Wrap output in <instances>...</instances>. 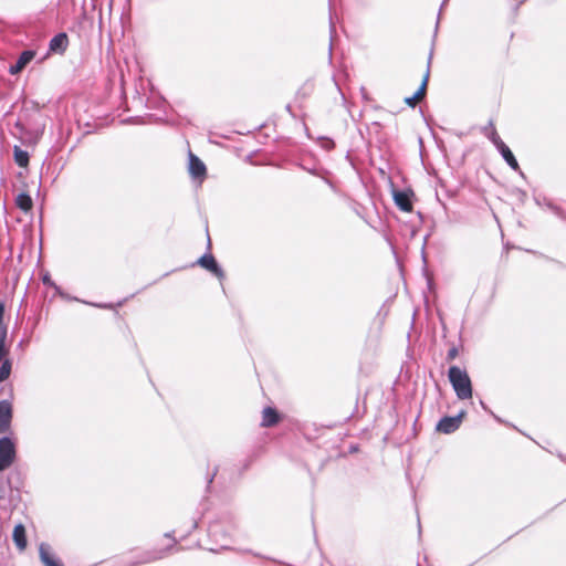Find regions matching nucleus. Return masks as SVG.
<instances>
[{"label":"nucleus","instance_id":"obj_15","mask_svg":"<svg viewBox=\"0 0 566 566\" xmlns=\"http://www.w3.org/2000/svg\"><path fill=\"white\" fill-rule=\"evenodd\" d=\"M14 160L18 166L27 167L29 164V154L19 147L14 148Z\"/></svg>","mask_w":566,"mask_h":566},{"label":"nucleus","instance_id":"obj_17","mask_svg":"<svg viewBox=\"0 0 566 566\" xmlns=\"http://www.w3.org/2000/svg\"><path fill=\"white\" fill-rule=\"evenodd\" d=\"M0 364V382H2L10 377L12 364L10 359H4Z\"/></svg>","mask_w":566,"mask_h":566},{"label":"nucleus","instance_id":"obj_16","mask_svg":"<svg viewBox=\"0 0 566 566\" xmlns=\"http://www.w3.org/2000/svg\"><path fill=\"white\" fill-rule=\"evenodd\" d=\"M7 340V328L0 329V363L8 358L9 349L6 346Z\"/></svg>","mask_w":566,"mask_h":566},{"label":"nucleus","instance_id":"obj_23","mask_svg":"<svg viewBox=\"0 0 566 566\" xmlns=\"http://www.w3.org/2000/svg\"><path fill=\"white\" fill-rule=\"evenodd\" d=\"M22 70H23V66H21L18 62H15V64H13L9 67V72L12 75L20 73Z\"/></svg>","mask_w":566,"mask_h":566},{"label":"nucleus","instance_id":"obj_3","mask_svg":"<svg viewBox=\"0 0 566 566\" xmlns=\"http://www.w3.org/2000/svg\"><path fill=\"white\" fill-rule=\"evenodd\" d=\"M168 551L169 548L143 552L135 559L127 562L126 566H139L159 560L167 555Z\"/></svg>","mask_w":566,"mask_h":566},{"label":"nucleus","instance_id":"obj_6","mask_svg":"<svg viewBox=\"0 0 566 566\" xmlns=\"http://www.w3.org/2000/svg\"><path fill=\"white\" fill-rule=\"evenodd\" d=\"M12 419V407L8 400L0 401V433H6L10 429Z\"/></svg>","mask_w":566,"mask_h":566},{"label":"nucleus","instance_id":"obj_18","mask_svg":"<svg viewBox=\"0 0 566 566\" xmlns=\"http://www.w3.org/2000/svg\"><path fill=\"white\" fill-rule=\"evenodd\" d=\"M34 56H35L34 51L27 50L20 54L17 62L24 69L33 60Z\"/></svg>","mask_w":566,"mask_h":566},{"label":"nucleus","instance_id":"obj_12","mask_svg":"<svg viewBox=\"0 0 566 566\" xmlns=\"http://www.w3.org/2000/svg\"><path fill=\"white\" fill-rule=\"evenodd\" d=\"M12 538L15 546L23 551L27 547L25 528L22 524H17L13 528Z\"/></svg>","mask_w":566,"mask_h":566},{"label":"nucleus","instance_id":"obj_20","mask_svg":"<svg viewBox=\"0 0 566 566\" xmlns=\"http://www.w3.org/2000/svg\"><path fill=\"white\" fill-rule=\"evenodd\" d=\"M209 534L216 542H220L219 537L222 535L220 525L212 524L209 528Z\"/></svg>","mask_w":566,"mask_h":566},{"label":"nucleus","instance_id":"obj_24","mask_svg":"<svg viewBox=\"0 0 566 566\" xmlns=\"http://www.w3.org/2000/svg\"><path fill=\"white\" fill-rule=\"evenodd\" d=\"M406 104H408L409 106L413 107L418 102L419 99L416 98V95L413 94L411 97H407L405 99Z\"/></svg>","mask_w":566,"mask_h":566},{"label":"nucleus","instance_id":"obj_21","mask_svg":"<svg viewBox=\"0 0 566 566\" xmlns=\"http://www.w3.org/2000/svg\"><path fill=\"white\" fill-rule=\"evenodd\" d=\"M428 76L429 74L427 73L422 83H421V86L418 88V91L415 93L416 95V98H418L419 101L426 94V87H427V82H428Z\"/></svg>","mask_w":566,"mask_h":566},{"label":"nucleus","instance_id":"obj_4","mask_svg":"<svg viewBox=\"0 0 566 566\" xmlns=\"http://www.w3.org/2000/svg\"><path fill=\"white\" fill-rule=\"evenodd\" d=\"M464 415H465V412L461 411L459 415H457L454 417H444L438 422L436 429L439 432H442L446 434L452 433L459 429Z\"/></svg>","mask_w":566,"mask_h":566},{"label":"nucleus","instance_id":"obj_19","mask_svg":"<svg viewBox=\"0 0 566 566\" xmlns=\"http://www.w3.org/2000/svg\"><path fill=\"white\" fill-rule=\"evenodd\" d=\"M490 140L493 143V145L499 149L501 146L505 145V143L501 139L499 134L495 129H492V132L489 135Z\"/></svg>","mask_w":566,"mask_h":566},{"label":"nucleus","instance_id":"obj_5","mask_svg":"<svg viewBox=\"0 0 566 566\" xmlns=\"http://www.w3.org/2000/svg\"><path fill=\"white\" fill-rule=\"evenodd\" d=\"M198 264L203 269L213 273L218 279L222 280L224 277L223 270L217 263L214 256L212 254H203L199 260Z\"/></svg>","mask_w":566,"mask_h":566},{"label":"nucleus","instance_id":"obj_11","mask_svg":"<svg viewBox=\"0 0 566 566\" xmlns=\"http://www.w3.org/2000/svg\"><path fill=\"white\" fill-rule=\"evenodd\" d=\"M394 200H395L396 206L400 210H402L405 212H410L412 210V203H411L410 197L407 192H403V191L395 192Z\"/></svg>","mask_w":566,"mask_h":566},{"label":"nucleus","instance_id":"obj_1","mask_svg":"<svg viewBox=\"0 0 566 566\" xmlns=\"http://www.w3.org/2000/svg\"><path fill=\"white\" fill-rule=\"evenodd\" d=\"M448 378L459 399L465 400L472 397L471 379L464 369L451 366L448 371Z\"/></svg>","mask_w":566,"mask_h":566},{"label":"nucleus","instance_id":"obj_7","mask_svg":"<svg viewBox=\"0 0 566 566\" xmlns=\"http://www.w3.org/2000/svg\"><path fill=\"white\" fill-rule=\"evenodd\" d=\"M40 560L44 566H63L59 559L55 558L52 548L46 543H41L39 546Z\"/></svg>","mask_w":566,"mask_h":566},{"label":"nucleus","instance_id":"obj_27","mask_svg":"<svg viewBox=\"0 0 566 566\" xmlns=\"http://www.w3.org/2000/svg\"><path fill=\"white\" fill-rule=\"evenodd\" d=\"M165 536L169 538L172 537L171 533H166Z\"/></svg>","mask_w":566,"mask_h":566},{"label":"nucleus","instance_id":"obj_13","mask_svg":"<svg viewBox=\"0 0 566 566\" xmlns=\"http://www.w3.org/2000/svg\"><path fill=\"white\" fill-rule=\"evenodd\" d=\"M497 150L500 151V154L502 155V157L506 161V164L513 170H515V171L520 170V165H518L516 158L514 157L513 153L506 145L501 146Z\"/></svg>","mask_w":566,"mask_h":566},{"label":"nucleus","instance_id":"obj_9","mask_svg":"<svg viewBox=\"0 0 566 566\" xmlns=\"http://www.w3.org/2000/svg\"><path fill=\"white\" fill-rule=\"evenodd\" d=\"M67 35L65 33H59L51 39L49 48L51 52L64 53L67 48Z\"/></svg>","mask_w":566,"mask_h":566},{"label":"nucleus","instance_id":"obj_10","mask_svg":"<svg viewBox=\"0 0 566 566\" xmlns=\"http://www.w3.org/2000/svg\"><path fill=\"white\" fill-rule=\"evenodd\" d=\"M280 421L277 411L272 407H266L262 411L261 426L264 428L273 427Z\"/></svg>","mask_w":566,"mask_h":566},{"label":"nucleus","instance_id":"obj_25","mask_svg":"<svg viewBox=\"0 0 566 566\" xmlns=\"http://www.w3.org/2000/svg\"><path fill=\"white\" fill-rule=\"evenodd\" d=\"M43 283L46 284V285H52V282H51V280H50V277L48 275H45L43 277Z\"/></svg>","mask_w":566,"mask_h":566},{"label":"nucleus","instance_id":"obj_22","mask_svg":"<svg viewBox=\"0 0 566 566\" xmlns=\"http://www.w3.org/2000/svg\"><path fill=\"white\" fill-rule=\"evenodd\" d=\"M459 355V352H458V348L457 347H451L449 350H448V354H447V359L448 360H453L457 358V356Z\"/></svg>","mask_w":566,"mask_h":566},{"label":"nucleus","instance_id":"obj_26","mask_svg":"<svg viewBox=\"0 0 566 566\" xmlns=\"http://www.w3.org/2000/svg\"><path fill=\"white\" fill-rule=\"evenodd\" d=\"M220 547L226 549V548H228L229 546H228L226 543H220Z\"/></svg>","mask_w":566,"mask_h":566},{"label":"nucleus","instance_id":"obj_28","mask_svg":"<svg viewBox=\"0 0 566 566\" xmlns=\"http://www.w3.org/2000/svg\"><path fill=\"white\" fill-rule=\"evenodd\" d=\"M96 306L97 307H108L107 305H101V304H97Z\"/></svg>","mask_w":566,"mask_h":566},{"label":"nucleus","instance_id":"obj_14","mask_svg":"<svg viewBox=\"0 0 566 566\" xmlns=\"http://www.w3.org/2000/svg\"><path fill=\"white\" fill-rule=\"evenodd\" d=\"M15 205L22 211L28 212L32 209L33 202H32L31 197L28 193L22 192L17 196Z\"/></svg>","mask_w":566,"mask_h":566},{"label":"nucleus","instance_id":"obj_8","mask_svg":"<svg viewBox=\"0 0 566 566\" xmlns=\"http://www.w3.org/2000/svg\"><path fill=\"white\" fill-rule=\"evenodd\" d=\"M189 172L193 178H202L206 175V166L193 154L189 155Z\"/></svg>","mask_w":566,"mask_h":566},{"label":"nucleus","instance_id":"obj_2","mask_svg":"<svg viewBox=\"0 0 566 566\" xmlns=\"http://www.w3.org/2000/svg\"><path fill=\"white\" fill-rule=\"evenodd\" d=\"M15 459V444L13 441L3 437L0 438V472L8 469Z\"/></svg>","mask_w":566,"mask_h":566}]
</instances>
